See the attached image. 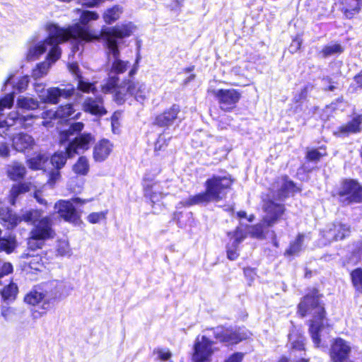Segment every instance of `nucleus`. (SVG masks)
Segmentation results:
<instances>
[{
    "label": "nucleus",
    "instance_id": "9",
    "mask_svg": "<svg viewBox=\"0 0 362 362\" xmlns=\"http://www.w3.org/2000/svg\"><path fill=\"white\" fill-rule=\"evenodd\" d=\"M35 90L42 101L50 104H57L60 98H69L75 93V89L72 86L65 88L53 87L45 90V86L42 83H35Z\"/></svg>",
    "mask_w": 362,
    "mask_h": 362
},
{
    "label": "nucleus",
    "instance_id": "30",
    "mask_svg": "<svg viewBox=\"0 0 362 362\" xmlns=\"http://www.w3.org/2000/svg\"><path fill=\"white\" fill-rule=\"evenodd\" d=\"M26 173L25 167L19 163H13L7 168L8 176L13 180L22 179Z\"/></svg>",
    "mask_w": 362,
    "mask_h": 362
},
{
    "label": "nucleus",
    "instance_id": "10",
    "mask_svg": "<svg viewBox=\"0 0 362 362\" xmlns=\"http://www.w3.org/2000/svg\"><path fill=\"white\" fill-rule=\"evenodd\" d=\"M206 331L212 332L214 339L226 346L237 344L247 338V334L242 332L240 329L237 327L217 326L207 328Z\"/></svg>",
    "mask_w": 362,
    "mask_h": 362
},
{
    "label": "nucleus",
    "instance_id": "41",
    "mask_svg": "<svg viewBox=\"0 0 362 362\" xmlns=\"http://www.w3.org/2000/svg\"><path fill=\"white\" fill-rule=\"evenodd\" d=\"M344 51L343 47L339 44L327 45L322 50L323 57L326 58L334 54H339Z\"/></svg>",
    "mask_w": 362,
    "mask_h": 362
},
{
    "label": "nucleus",
    "instance_id": "34",
    "mask_svg": "<svg viewBox=\"0 0 362 362\" xmlns=\"http://www.w3.org/2000/svg\"><path fill=\"white\" fill-rule=\"evenodd\" d=\"M80 113L75 114V110L71 104H67L60 106L55 112L57 117L64 119L69 117L78 118Z\"/></svg>",
    "mask_w": 362,
    "mask_h": 362
},
{
    "label": "nucleus",
    "instance_id": "48",
    "mask_svg": "<svg viewBox=\"0 0 362 362\" xmlns=\"http://www.w3.org/2000/svg\"><path fill=\"white\" fill-rule=\"evenodd\" d=\"M206 136L207 134L202 131L194 133L192 139L194 146L198 147L204 146V141L202 140V139L206 138Z\"/></svg>",
    "mask_w": 362,
    "mask_h": 362
},
{
    "label": "nucleus",
    "instance_id": "3",
    "mask_svg": "<svg viewBox=\"0 0 362 362\" xmlns=\"http://www.w3.org/2000/svg\"><path fill=\"white\" fill-rule=\"evenodd\" d=\"M76 12L79 16L78 22L66 28H61L54 23L48 27L50 33L52 35H61L65 42L69 37H74L80 42H92L100 39L104 40L103 31L109 28L104 27L98 32L95 30L90 24V21L98 20L99 15L95 11L83 9H77Z\"/></svg>",
    "mask_w": 362,
    "mask_h": 362
},
{
    "label": "nucleus",
    "instance_id": "36",
    "mask_svg": "<svg viewBox=\"0 0 362 362\" xmlns=\"http://www.w3.org/2000/svg\"><path fill=\"white\" fill-rule=\"evenodd\" d=\"M122 12V9L119 6L109 8L103 15L105 22L107 24H112L119 18Z\"/></svg>",
    "mask_w": 362,
    "mask_h": 362
},
{
    "label": "nucleus",
    "instance_id": "37",
    "mask_svg": "<svg viewBox=\"0 0 362 362\" xmlns=\"http://www.w3.org/2000/svg\"><path fill=\"white\" fill-rule=\"evenodd\" d=\"M18 105L22 109L33 110L38 108L39 103L33 98L22 97L18 99Z\"/></svg>",
    "mask_w": 362,
    "mask_h": 362
},
{
    "label": "nucleus",
    "instance_id": "57",
    "mask_svg": "<svg viewBox=\"0 0 362 362\" xmlns=\"http://www.w3.org/2000/svg\"><path fill=\"white\" fill-rule=\"evenodd\" d=\"M154 352L157 353V354L158 356V358L162 361H167L172 356L171 353L168 350L164 351L163 349H157V350H155Z\"/></svg>",
    "mask_w": 362,
    "mask_h": 362
},
{
    "label": "nucleus",
    "instance_id": "21",
    "mask_svg": "<svg viewBox=\"0 0 362 362\" xmlns=\"http://www.w3.org/2000/svg\"><path fill=\"white\" fill-rule=\"evenodd\" d=\"M83 110L86 112L100 117L107 113L100 95L86 98L83 103Z\"/></svg>",
    "mask_w": 362,
    "mask_h": 362
},
{
    "label": "nucleus",
    "instance_id": "25",
    "mask_svg": "<svg viewBox=\"0 0 362 362\" xmlns=\"http://www.w3.org/2000/svg\"><path fill=\"white\" fill-rule=\"evenodd\" d=\"M130 87L129 80H125L120 85L118 86L117 84L115 87L110 90V92L113 90L115 92L114 98L117 104H123L127 99V97L130 96ZM108 93H110V91Z\"/></svg>",
    "mask_w": 362,
    "mask_h": 362
},
{
    "label": "nucleus",
    "instance_id": "27",
    "mask_svg": "<svg viewBox=\"0 0 362 362\" xmlns=\"http://www.w3.org/2000/svg\"><path fill=\"white\" fill-rule=\"evenodd\" d=\"M129 84L131 86L130 96H134L135 100L138 102L143 103L148 93L146 85L139 81H132L129 79Z\"/></svg>",
    "mask_w": 362,
    "mask_h": 362
},
{
    "label": "nucleus",
    "instance_id": "50",
    "mask_svg": "<svg viewBox=\"0 0 362 362\" xmlns=\"http://www.w3.org/2000/svg\"><path fill=\"white\" fill-rule=\"evenodd\" d=\"M238 245H234V243L228 244L227 246V257L230 260H235L238 257V253L237 252Z\"/></svg>",
    "mask_w": 362,
    "mask_h": 362
},
{
    "label": "nucleus",
    "instance_id": "60",
    "mask_svg": "<svg viewBox=\"0 0 362 362\" xmlns=\"http://www.w3.org/2000/svg\"><path fill=\"white\" fill-rule=\"evenodd\" d=\"M243 355L240 353H235L231 355L225 362H241Z\"/></svg>",
    "mask_w": 362,
    "mask_h": 362
},
{
    "label": "nucleus",
    "instance_id": "5",
    "mask_svg": "<svg viewBox=\"0 0 362 362\" xmlns=\"http://www.w3.org/2000/svg\"><path fill=\"white\" fill-rule=\"evenodd\" d=\"M232 184V180L227 176L214 175L205 182V192L189 197L181 202L184 206L192 205L206 204L209 202H218L225 196V190L228 189Z\"/></svg>",
    "mask_w": 362,
    "mask_h": 362
},
{
    "label": "nucleus",
    "instance_id": "24",
    "mask_svg": "<svg viewBox=\"0 0 362 362\" xmlns=\"http://www.w3.org/2000/svg\"><path fill=\"white\" fill-rule=\"evenodd\" d=\"M69 71L76 76L78 80V89L84 93L93 92L95 87L93 83L83 80L80 75V70L77 63H70L69 64Z\"/></svg>",
    "mask_w": 362,
    "mask_h": 362
},
{
    "label": "nucleus",
    "instance_id": "29",
    "mask_svg": "<svg viewBox=\"0 0 362 362\" xmlns=\"http://www.w3.org/2000/svg\"><path fill=\"white\" fill-rule=\"evenodd\" d=\"M49 157L44 152H39L33 157L28 159V167L34 170L42 169L45 164L48 161Z\"/></svg>",
    "mask_w": 362,
    "mask_h": 362
},
{
    "label": "nucleus",
    "instance_id": "52",
    "mask_svg": "<svg viewBox=\"0 0 362 362\" xmlns=\"http://www.w3.org/2000/svg\"><path fill=\"white\" fill-rule=\"evenodd\" d=\"M291 344L292 349L294 350H304L305 338L300 336L296 340L292 341Z\"/></svg>",
    "mask_w": 362,
    "mask_h": 362
},
{
    "label": "nucleus",
    "instance_id": "35",
    "mask_svg": "<svg viewBox=\"0 0 362 362\" xmlns=\"http://www.w3.org/2000/svg\"><path fill=\"white\" fill-rule=\"evenodd\" d=\"M75 173L86 175L89 171V163L85 156H81L73 166Z\"/></svg>",
    "mask_w": 362,
    "mask_h": 362
},
{
    "label": "nucleus",
    "instance_id": "17",
    "mask_svg": "<svg viewBox=\"0 0 362 362\" xmlns=\"http://www.w3.org/2000/svg\"><path fill=\"white\" fill-rule=\"evenodd\" d=\"M14 101V95L12 93L7 94L4 98L0 100V112L4 108H10L12 107ZM19 119V114L18 112H11L7 119H3L1 113H0V136H4L6 130L8 127L14 124L16 120Z\"/></svg>",
    "mask_w": 362,
    "mask_h": 362
},
{
    "label": "nucleus",
    "instance_id": "46",
    "mask_svg": "<svg viewBox=\"0 0 362 362\" xmlns=\"http://www.w3.org/2000/svg\"><path fill=\"white\" fill-rule=\"evenodd\" d=\"M71 249L69 243L65 240L59 241L57 245V254L59 256L70 255Z\"/></svg>",
    "mask_w": 362,
    "mask_h": 362
},
{
    "label": "nucleus",
    "instance_id": "39",
    "mask_svg": "<svg viewBox=\"0 0 362 362\" xmlns=\"http://www.w3.org/2000/svg\"><path fill=\"white\" fill-rule=\"evenodd\" d=\"M18 293V287L14 284H11L4 287L1 291V297L5 301H11L15 299Z\"/></svg>",
    "mask_w": 362,
    "mask_h": 362
},
{
    "label": "nucleus",
    "instance_id": "33",
    "mask_svg": "<svg viewBox=\"0 0 362 362\" xmlns=\"http://www.w3.org/2000/svg\"><path fill=\"white\" fill-rule=\"evenodd\" d=\"M305 235L298 234L296 239L290 243L289 247L285 251L284 255L286 256H293L298 255L301 249L304 242Z\"/></svg>",
    "mask_w": 362,
    "mask_h": 362
},
{
    "label": "nucleus",
    "instance_id": "61",
    "mask_svg": "<svg viewBox=\"0 0 362 362\" xmlns=\"http://www.w3.org/2000/svg\"><path fill=\"white\" fill-rule=\"evenodd\" d=\"M86 2L83 3V5L87 7H95L98 6L100 3L103 2L105 0H86Z\"/></svg>",
    "mask_w": 362,
    "mask_h": 362
},
{
    "label": "nucleus",
    "instance_id": "31",
    "mask_svg": "<svg viewBox=\"0 0 362 362\" xmlns=\"http://www.w3.org/2000/svg\"><path fill=\"white\" fill-rule=\"evenodd\" d=\"M70 158L68 153V146L65 151H58L54 153L50 158V162L54 168L61 170L66 164L67 158Z\"/></svg>",
    "mask_w": 362,
    "mask_h": 362
},
{
    "label": "nucleus",
    "instance_id": "16",
    "mask_svg": "<svg viewBox=\"0 0 362 362\" xmlns=\"http://www.w3.org/2000/svg\"><path fill=\"white\" fill-rule=\"evenodd\" d=\"M94 141L95 137L90 133L79 134L67 146L69 157H74L89 149Z\"/></svg>",
    "mask_w": 362,
    "mask_h": 362
},
{
    "label": "nucleus",
    "instance_id": "53",
    "mask_svg": "<svg viewBox=\"0 0 362 362\" xmlns=\"http://www.w3.org/2000/svg\"><path fill=\"white\" fill-rule=\"evenodd\" d=\"M69 40H73V41H74V44L72 45V47H71V52L73 53V54H74L77 52H79L81 50V49L83 48V44L87 42H80L79 40H78L77 39H75L74 37H69L66 41H67Z\"/></svg>",
    "mask_w": 362,
    "mask_h": 362
},
{
    "label": "nucleus",
    "instance_id": "56",
    "mask_svg": "<svg viewBox=\"0 0 362 362\" xmlns=\"http://www.w3.org/2000/svg\"><path fill=\"white\" fill-rule=\"evenodd\" d=\"M301 44H302V41L299 38H296V39L293 40L292 42L291 43L290 46H289L290 52H291V53L296 52L300 48Z\"/></svg>",
    "mask_w": 362,
    "mask_h": 362
},
{
    "label": "nucleus",
    "instance_id": "14",
    "mask_svg": "<svg viewBox=\"0 0 362 362\" xmlns=\"http://www.w3.org/2000/svg\"><path fill=\"white\" fill-rule=\"evenodd\" d=\"M294 182L288 176L278 177L270 188L272 197L275 200L282 201L296 191Z\"/></svg>",
    "mask_w": 362,
    "mask_h": 362
},
{
    "label": "nucleus",
    "instance_id": "49",
    "mask_svg": "<svg viewBox=\"0 0 362 362\" xmlns=\"http://www.w3.org/2000/svg\"><path fill=\"white\" fill-rule=\"evenodd\" d=\"M106 212H93L88 215V221L91 223H98L100 220L105 219Z\"/></svg>",
    "mask_w": 362,
    "mask_h": 362
},
{
    "label": "nucleus",
    "instance_id": "6",
    "mask_svg": "<svg viewBox=\"0 0 362 362\" xmlns=\"http://www.w3.org/2000/svg\"><path fill=\"white\" fill-rule=\"evenodd\" d=\"M54 25L49 22L45 25V30L48 33V37L42 42L37 44H33L29 46L27 53V59L29 61L37 59L41 54L45 53L49 48V52L47 56V61L54 63L57 61L62 54V51L59 45L64 42L61 35H52L49 30V25Z\"/></svg>",
    "mask_w": 362,
    "mask_h": 362
},
{
    "label": "nucleus",
    "instance_id": "38",
    "mask_svg": "<svg viewBox=\"0 0 362 362\" xmlns=\"http://www.w3.org/2000/svg\"><path fill=\"white\" fill-rule=\"evenodd\" d=\"M51 64L49 61H45L37 64V67L33 70L32 77L37 80L45 76L50 67Z\"/></svg>",
    "mask_w": 362,
    "mask_h": 362
},
{
    "label": "nucleus",
    "instance_id": "8",
    "mask_svg": "<svg viewBox=\"0 0 362 362\" xmlns=\"http://www.w3.org/2000/svg\"><path fill=\"white\" fill-rule=\"evenodd\" d=\"M216 344V341L211 340L206 335L197 336L193 346L192 361L210 362L211 356L218 350Z\"/></svg>",
    "mask_w": 362,
    "mask_h": 362
},
{
    "label": "nucleus",
    "instance_id": "45",
    "mask_svg": "<svg viewBox=\"0 0 362 362\" xmlns=\"http://www.w3.org/2000/svg\"><path fill=\"white\" fill-rule=\"evenodd\" d=\"M27 191V187L24 185H13L10 191L11 202L12 204H14L16 199L21 193Z\"/></svg>",
    "mask_w": 362,
    "mask_h": 362
},
{
    "label": "nucleus",
    "instance_id": "32",
    "mask_svg": "<svg viewBox=\"0 0 362 362\" xmlns=\"http://www.w3.org/2000/svg\"><path fill=\"white\" fill-rule=\"evenodd\" d=\"M83 124L82 122H74L72 123L68 129L64 130L60 133V141L65 142L69 140L71 136L80 133L83 128Z\"/></svg>",
    "mask_w": 362,
    "mask_h": 362
},
{
    "label": "nucleus",
    "instance_id": "20",
    "mask_svg": "<svg viewBox=\"0 0 362 362\" xmlns=\"http://www.w3.org/2000/svg\"><path fill=\"white\" fill-rule=\"evenodd\" d=\"M144 196L152 203L159 202L163 197L169 194L164 190V187L160 182L144 180Z\"/></svg>",
    "mask_w": 362,
    "mask_h": 362
},
{
    "label": "nucleus",
    "instance_id": "59",
    "mask_svg": "<svg viewBox=\"0 0 362 362\" xmlns=\"http://www.w3.org/2000/svg\"><path fill=\"white\" fill-rule=\"evenodd\" d=\"M163 145L167 146V144H165V139L163 136L160 135L156 142L155 143V151H158L162 150Z\"/></svg>",
    "mask_w": 362,
    "mask_h": 362
},
{
    "label": "nucleus",
    "instance_id": "40",
    "mask_svg": "<svg viewBox=\"0 0 362 362\" xmlns=\"http://www.w3.org/2000/svg\"><path fill=\"white\" fill-rule=\"evenodd\" d=\"M266 227L268 228L263 219L261 223L251 226L250 234L253 238L264 239L265 238L264 230Z\"/></svg>",
    "mask_w": 362,
    "mask_h": 362
},
{
    "label": "nucleus",
    "instance_id": "51",
    "mask_svg": "<svg viewBox=\"0 0 362 362\" xmlns=\"http://www.w3.org/2000/svg\"><path fill=\"white\" fill-rule=\"evenodd\" d=\"M29 83V76H23L16 83V85L14 86L16 89H17L19 91H23L25 90L26 87L28 86V84Z\"/></svg>",
    "mask_w": 362,
    "mask_h": 362
},
{
    "label": "nucleus",
    "instance_id": "26",
    "mask_svg": "<svg viewBox=\"0 0 362 362\" xmlns=\"http://www.w3.org/2000/svg\"><path fill=\"white\" fill-rule=\"evenodd\" d=\"M362 114L357 115L347 124L339 127V132L342 134H356L361 131Z\"/></svg>",
    "mask_w": 362,
    "mask_h": 362
},
{
    "label": "nucleus",
    "instance_id": "55",
    "mask_svg": "<svg viewBox=\"0 0 362 362\" xmlns=\"http://www.w3.org/2000/svg\"><path fill=\"white\" fill-rule=\"evenodd\" d=\"M13 272V266L9 262H4L0 267V278Z\"/></svg>",
    "mask_w": 362,
    "mask_h": 362
},
{
    "label": "nucleus",
    "instance_id": "23",
    "mask_svg": "<svg viewBox=\"0 0 362 362\" xmlns=\"http://www.w3.org/2000/svg\"><path fill=\"white\" fill-rule=\"evenodd\" d=\"M112 144L107 139H102L94 147L93 158L95 161L105 160L112 151Z\"/></svg>",
    "mask_w": 362,
    "mask_h": 362
},
{
    "label": "nucleus",
    "instance_id": "62",
    "mask_svg": "<svg viewBox=\"0 0 362 362\" xmlns=\"http://www.w3.org/2000/svg\"><path fill=\"white\" fill-rule=\"evenodd\" d=\"M354 81L358 88H362V70L354 77Z\"/></svg>",
    "mask_w": 362,
    "mask_h": 362
},
{
    "label": "nucleus",
    "instance_id": "47",
    "mask_svg": "<svg viewBox=\"0 0 362 362\" xmlns=\"http://www.w3.org/2000/svg\"><path fill=\"white\" fill-rule=\"evenodd\" d=\"M60 179V170H58L57 168H52L50 171H49L47 184L49 186H54Z\"/></svg>",
    "mask_w": 362,
    "mask_h": 362
},
{
    "label": "nucleus",
    "instance_id": "1",
    "mask_svg": "<svg viewBox=\"0 0 362 362\" xmlns=\"http://www.w3.org/2000/svg\"><path fill=\"white\" fill-rule=\"evenodd\" d=\"M0 218L4 221L8 222V227L11 228L21 221L33 225L27 243L28 250L31 252L41 249L46 240L54 238L56 235L52 218L42 216V212L40 210L30 209L16 214L8 208H1Z\"/></svg>",
    "mask_w": 362,
    "mask_h": 362
},
{
    "label": "nucleus",
    "instance_id": "42",
    "mask_svg": "<svg viewBox=\"0 0 362 362\" xmlns=\"http://www.w3.org/2000/svg\"><path fill=\"white\" fill-rule=\"evenodd\" d=\"M351 280L355 288L362 293V269H354L351 274Z\"/></svg>",
    "mask_w": 362,
    "mask_h": 362
},
{
    "label": "nucleus",
    "instance_id": "28",
    "mask_svg": "<svg viewBox=\"0 0 362 362\" xmlns=\"http://www.w3.org/2000/svg\"><path fill=\"white\" fill-rule=\"evenodd\" d=\"M361 0H343L342 11L348 18H351L361 9Z\"/></svg>",
    "mask_w": 362,
    "mask_h": 362
},
{
    "label": "nucleus",
    "instance_id": "12",
    "mask_svg": "<svg viewBox=\"0 0 362 362\" xmlns=\"http://www.w3.org/2000/svg\"><path fill=\"white\" fill-rule=\"evenodd\" d=\"M338 194L344 205L362 202V187L354 180L345 181Z\"/></svg>",
    "mask_w": 362,
    "mask_h": 362
},
{
    "label": "nucleus",
    "instance_id": "13",
    "mask_svg": "<svg viewBox=\"0 0 362 362\" xmlns=\"http://www.w3.org/2000/svg\"><path fill=\"white\" fill-rule=\"evenodd\" d=\"M211 93L217 99L220 108L226 112L231 111L241 97V93L233 88L212 90Z\"/></svg>",
    "mask_w": 362,
    "mask_h": 362
},
{
    "label": "nucleus",
    "instance_id": "15",
    "mask_svg": "<svg viewBox=\"0 0 362 362\" xmlns=\"http://www.w3.org/2000/svg\"><path fill=\"white\" fill-rule=\"evenodd\" d=\"M263 209L265 212L263 219L267 227H272L275 225L285 211L284 205L276 203L274 199L266 200Z\"/></svg>",
    "mask_w": 362,
    "mask_h": 362
},
{
    "label": "nucleus",
    "instance_id": "7",
    "mask_svg": "<svg viewBox=\"0 0 362 362\" xmlns=\"http://www.w3.org/2000/svg\"><path fill=\"white\" fill-rule=\"evenodd\" d=\"M55 285L56 282L53 281L36 288L25 296V302L33 305H37L42 302V307L47 308L51 301L58 296L59 291L57 289L52 290Z\"/></svg>",
    "mask_w": 362,
    "mask_h": 362
},
{
    "label": "nucleus",
    "instance_id": "11",
    "mask_svg": "<svg viewBox=\"0 0 362 362\" xmlns=\"http://www.w3.org/2000/svg\"><path fill=\"white\" fill-rule=\"evenodd\" d=\"M84 203V201L78 197L70 200H59L55 204L54 209L64 221L76 223L80 218L78 206Z\"/></svg>",
    "mask_w": 362,
    "mask_h": 362
},
{
    "label": "nucleus",
    "instance_id": "58",
    "mask_svg": "<svg viewBox=\"0 0 362 362\" xmlns=\"http://www.w3.org/2000/svg\"><path fill=\"white\" fill-rule=\"evenodd\" d=\"M313 88V86L308 84L301 90L298 98H296V101L298 102L302 99H305L307 97L308 93Z\"/></svg>",
    "mask_w": 362,
    "mask_h": 362
},
{
    "label": "nucleus",
    "instance_id": "19",
    "mask_svg": "<svg viewBox=\"0 0 362 362\" xmlns=\"http://www.w3.org/2000/svg\"><path fill=\"white\" fill-rule=\"evenodd\" d=\"M13 149L19 153H26L34 149L36 146L34 138L24 132L13 134L11 137Z\"/></svg>",
    "mask_w": 362,
    "mask_h": 362
},
{
    "label": "nucleus",
    "instance_id": "22",
    "mask_svg": "<svg viewBox=\"0 0 362 362\" xmlns=\"http://www.w3.org/2000/svg\"><path fill=\"white\" fill-rule=\"evenodd\" d=\"M179 112V106L173 105L169 110L165 111L156 117L155 124L162 127L170 126L177 118Z\"/></svg>",
    "mask_w": 362,
    "mask_h": 362
},
{
    "label": "nucleus",
    "instance_id": "63",
    "mask_svg": "<svg viewBox=\"0 0 362 362\" xmlns=\"http://www.w3.org/2000/svg\"><path fill=\"white\" fill-rule=\"evenodd\" d=\"M10 308H3L1 311V315L4 317L6 320H9V315H10Z\"/></svg>",
    "mask_w": 362,
    "mask_h": 362
},
{
    "label": "nucleus",
    "instance_id": "54",
    "mask_svg": "<svg viewBox=\"0 0 362 362\" xmlns=\"http://www.w3.org/2000/svg\"><path fill=\"white\" fill-rule=\"evenodd\" d=\"M10 147L7 143L3 142L0 144V157L8 158L10 156Z\"/></svg>",
    "mask_w": 362,
    "mask_h": 362
},
{
    "label": "nucleus",
    "instance_id": "43",
    "mask_svg": "<svg viewBox=\"0 0 362 362\" xmlns=\"http://www.w3.org/2000/svg\"><path fill=\"white\" fill-rule=\"evenodd\" d=\"M228 235L231 236L232 243H234L235 246L238 245L246 238V233L244 230L237 228L233 233H228Z\"/></svg>",
    "mask_w": 362,
    "mask_h": 362
},
{
    "label": "nucleus",
    "instance_id": "2",
    "mask_svg": "<svg viewBox=\"0 0 362 362\" xmlns=\"http://www.w3.org/2000/svg\"><path fill=\"white\" fill-rule=\"evenodd\" d=\"M134 29V25L132 23H128L103 31L107 61L110 64L107 81L103 87L104 92H109L115 88L119 81L117 75L127 71L129 62L119 59V45L123 38L132 35Z\"/></svg>",
    "mask_w": 362,
    "mask_h": 362
},
{
    "label": "nucleus",
    "instance_id": "4",
    "mask_svg": "<svg viewBox=\"0 0 362 362\" xmlns=\"http://www.w3.org/2000/svg\"><path fill=\"white\" fill-rule=\"evenodd\" d=\"M320 296L317 290L307 294L298 305V313L302 317L312 315L313 319L310 326V333L316 346L320 344V332L323 327L325 308L320 300Z\"/></svg>",
    "mask_w": 362,
    "mask_h": 362
},
{
    "label": "nucleus",
    "instance_id": "18",
    "mask_svg": "<svg viewBox=\"0 0 362 362\" xmlns=\"http://www.w3.org/2000/svg\"><path fill=\"white\" fill-rule=\"evenodd\" d=\"M349 233L350 227L339 222L327 225L326 228L322 231V237L325 239L326 243H328L342 240L349 235Z\"/></svg>",
    "mask_w": 362,
    "mask_h": 362
},
{
    "label": "nucleus",
    "instance_id": "44",
    "mask_svg": "<svg viewBox=\"0 0 362 362\" xmlns=\"http://www.w3.org/2000/svg\"><path fill=\"white\" fill-rule=\"evenodd\" d=\"M322 149H311L307 152L306 158L310 161L317 162L320 158L326 154L325 150L321 151Z\"/></svg>",
    "mask_w": 362,
    "mask_h": 362
},
{
    "label": "nucleus",
    "instance_id": "64",
    "mask_svg": "<svg viewBox=\"0 0 362 362\" xmlns=\"http://www.w3.org/2000/svg\"><path fill=\"white\" fill-rule=\"evenodd\" d=\"M35 198L41 204H46L47 202L44 198H42L37 192L35 194Z\"/></svg>",
    "mask_w": 362,
    "mask_h": 362
}]
</instances>
